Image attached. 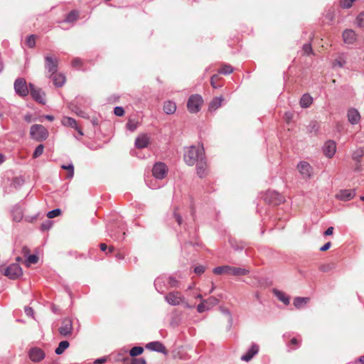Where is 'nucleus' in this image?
<instances>
[{
    "mask_svg": "<svg viewBox=\"0 0 364 364\" xmlns=\"http://www.w3.org/2000/svg\"><path fill=\"white\" fill-rule=\"evenodd\" d=\"M355 189L341 190L336 196V198L342 201H349L355 196Z\"/></svg>",
    "mask_w": 364,
    "mask_h": 364,
    "instance_id": "nucleus-14",
    "label": "nucleus"
},
{
    "mask_svg": "<svg viewBox=\"0 0 364 364\" xmlns=\"http://www.w3.org/2000/svg\"><path fill=\"white\" fill-rule=\"evenodd\" d=\"M348 119L351 124H356L360 119L358 111L355 108H350L348 111Z\"/></svg>",
    "mask_w": 364,
    "mask_h": 364,
    "instance_id": "nucleus-22",
    "label": "nucleus"
},
{
    "mask_svg": "<svg viewBox=\"0 0 364 364\" xmlns=\"http://www.w3.org/2000/svg\"><path fill=\"white\" fill-rule=\"evenodd\" d=\"M343 41L347 44H353L357 39L355 32L352 29H346L343 32Z\"/></svg>",
    "mask_w": 364,
    "mask_h": 364,
    "instance_id": "nucleus-21",
    "label": "nucleus"
},
{
    "mask_svg": "<svg viewBox=\"0 0 364 364\" xmlns=\"http://www.w3.org/2000/svg\"><path fill=\"white\" fill-rule=\"evenodd\" d=\"M72 112H75L77 116L87 119L89 118L88 114L84 110V109H79L76 107H74L73 109H70Z\"/></svg>",
    "mask_w": 364,
    "mask_h": 364,
    "instance_id": "nucleus-38",
    "label": "nucleus"
},
{
    "mask_svg": "<svg viewBox=\"0 0 364 364\" xmlns=\"http://www.w3.org/2000/svg\"><path fill=\"white\" fill-rule=\"evenodd\" d=\"M166 281L169 285V287L171 288H176L178 287L179 282L173 277H168V278H166Z\"/></svg>",
    "mask_w": 364,
    "mask_h": 364,
    "instance_id": "nucleus-42",
    "label": "nucleus"
},
{
    "mask_svg": "<svg viewBox=\"0 0 364 364\" xmlns=\"http://www.w3.org/2000/svg\"><path fill=\"white\" fill-rule=\"evenodd\" d=\"M165 282H166V277H159L155 279L154 286L158 292L161 293L163 291L162 284H165Z\"/></svg>",
    "mask_w": 364,
    "mask_h": 364,
    "instance_id": "nucleus-34",
    "label": "nucleus"
},
{
    "mask_svg": "<svg viewBox=\"0 0 364 364\" xmlns=\"http://www.w3.org/2000/svg\"><path fill=\"white\" fill-rule=\"evenodd\" d=\"M61 213V210L59 208H56L54 210H52L47 213V217L48 218H54L58 215H60Z\"/></svg>",
    "mask_w": 364,
    "mask_h": 364,
    "instance_id": "nucleus-47",
    "label": "nucleus"
},
{
    "mask_svg": "<svg viewBox=\"0 0 364 364\" xmlns=\"http://www.w3.org/2000/svg\"><path fill=\"white\" fill-rule=\"evenodd\" d=\"M218 79V76L217 75H214L211 77L210 84H211L212 87H214V88H218V87H220V85H218L217 82H216Z\"/></svg>",
    "mask_w": 364,
    "mask_h": 364,
    "instance_id": "nucleus-55",
    "label": "nucleus"
},
{
    "mask_svg": "<svg viewBox=\"0 0 364 364\" xmlns=\"http://www.w3.org/2000/svg\"><path fill=\"white\" fill-rule=\"evenodd\" d=\"M126 126L129 131L134 132L137 128L138 123L134 120L129 119Z\"/></svg>",
    "mask_w": 364,
    "mask_h": 364,
    "instance_id": "nucleus-46",
    "label": "nucleus"
},
{
    "mask_svg": "<svg viewBox=\"0 0 364 364\" xmlns=\"http://www.w3.org/2000/svg\"><path fill=\"white\" fill-rule=\"evenodd\" d=\"M29 92L32 97L38 102L41 103L44 105L46 103L45 100V93L43 92V90L39 88L36 87L33 84L29 83Z\"/></svg>",
    "mask_w": 364,
    "mask_h": 364,
    "instance_id": "nucleus-11",
    "label": "nucleus"
},
{
    "mask_svg": "<svg viewBox=\"0 0 364 364\" xmlns=\"http://www.w3.org/2000/svg\"><path fill=\"white\" fill-rule=\"evenodd\" d=\"M52 226V222L50 220L43 223L41 226V229L43 231L48 230Z\"/></svg>",
    "mask_w": 364,
    "mask_h": 364,
    "instance_id": "nucleus-54",
    "label": "nucleus"
},
{
    "mask_svg": "<svg viewBox=\"0 0 364 364\" xmlns=\"http://www.w3.org/2000/svg\"><path fill=\"white\" fill-rule=\"evenodd\" d=\"M203 301L206 303L208 306L215 305L218 303V299L214 296H210L207 299H203Z\"/></svg>",
    "mask_w": 364,
    "mask_h": 364,
    "instance_id": "nucleus-49",
    "label": "nucleus"
},
{
    "mask_svg": "<svg viewBox=\"0 0 364 364\" xmlns=\"http://www.w3.org/2000/svg\"><path fill=\"white\" fill-rule=\"evenodd\" d=\"M132 363L134 364H146V360L144 358H134Z\"/></svg>",
    "mask_w": 364,
    "mask_h": 364,
    "instance_id": "nucleus-58",
    "label": "nucleus"
},
{
    "mask_svg": "<svg viewBox=\"0 0 364 364\" xmlns=\"http://www.w3.org/2000/svg\"><path fill=\"white\" fill-rule=\"evenodd\" d=\"M120 232H122V235L119 234L118 232L114 231V230H110L109 236L114 239L115 240H122L125 235L124 228H120Z\"/></svg>",
    "mask_w": 364,
    "mask_h": 364,
    "instance_id": "nucleus-31",
    "label": "nucleus"
},
{
    "mask_svg": "<svg viewBox=\"0 0 364 364\" xmlns=\"http://www.w3.org/2000/svg\"><path fill=\"white\" fill-rule=\"evenodd\" d=\"M78 18V12L73 10L67 14L64 21L66 23H72L76 21Z\"/></svg>",
    "mask_w": 364,
    "mask_h": 364,
    "instance_id": "nucleus-35",
    "label": "nucleus"
},
{
    "mask_svg": "<svg viewBox=\"0 0 364 364\" xmlns=\"http://www.w3.org/2000/svg\"><path fill=\"white\" fill-rule=\"evenodd\" d=\"M149 144V139L146 134L139 136L135 140V146L138 149H144Z\"/></svg>",
    "mask_w": 364,
    "mask_h": 364,
    "instance_id": "nucleus-23",
    "label": "nucleus"
},
{
    "mask_svg": "<svg viewBox=\"0 0 364 364\" xmlns=\"http://www.w3.org/2000/svg\"><path fill=\"white\" fill-rule=\"evenodd\" d=\"M70 346L68 341H63L60 342L58 346L55 348V353L57 355H61Z\"/></svg>",
    "mask_w": 364,
    "mask_h": 364,
    "instance_id": "nucleus-32",
    "label": "nucleus"
},
{
    "mask_svg": "<svg viewBox=\"0 0 364 364\" xmlns=\"http://www.w3.org/2000/svg\"><path fill=\"white\" fill-rule=\"evenodd\" d=\"M15 92L20 97H26L29 93V87L23 77L17 78L14 84Z\"/></svg>",
    "mask_w": 364,
    "mask_h": 364,
    "instance_id": "nucleus-6",
    "label": "nucleus"
},
{
    "mask_svg": "<svg viewBox=\"0 0 364 364\" xmlns=\"http://www.w3.org/2000/svg\"><path fill=\"white\" fill-rule=\"evenodd\" d=\"M313 102V98L309 94H304L302 95L300 100V106L302 108H307L309 107Z\"/></svg>",
    "mask_w": 364,
    "mask_h": 364,
    "instance_id": "nucleus-29",
    "label": "nucleus"
},
{
    "mask_svg": "<svg viewBox=\"0 0 364 364\" xmlns=\"http://www.w3.org/2000/svg\"><path fill=\"white\" fill-rule=\"evenodd\" d=\"M320 128L319 124L316 121H311L307 127V130L311 134H317Z\"/></svg>",
    "mask_w": 364,
    "mask_h": 364,
    "instance_id": "nucleus-33",
    "label": "nucleus"
},
{
    "mask_svg": "<svg viewBox=\"0 0 364 364\" xmlns=\"http://www.w3.org/2000/svg\"><path fill=\"white\" fill-rule=\"evenodd\" d=\"M58 68V60L56 58L48 55L45 57V68L50 75L57 73Z\"/></svg>",
    "mask_w": 364,
    "mask_h": 364,
    "instance_id": "nucleus-12",
    "label": "nucleus"
},
{
    "mask_svg": "<svg viewBox=\"0 0 364 364\" xmlns=\"http://www.w3.org/2000/svg\"><path fill=\"white\" fill-rule=\"evenodd\" d=\"M4 274L10 279L14 280L18 279L23 274V271L18 264L14 263L4 269Z\"/></svg>",
    "mask_w": 364,
    "mask_h": 364,
    "instance_id": "nucleus-8",
    "label": "nucleus"
},
{
    "mask_svg": "<svg viewBox=\"0 0 364 364\" xmlns=\"http://www.w3.org/2000/svg\"><path fill=\"white\" fill-rule=\"evenodd\" d=\"M205 272V267L202 265H199L195 267L194 272L197 274H201Z\"/></svg>",
    "mask_w": 364,
    "mask_h": 364,
    "instance_id": "nucleus-59",
    "label": "nucleus"
},
{
    "mask_svg": "<svg viewBox=\"0 0 364 364\" xmlns=\"http://www.w3.org/2000/svg\"><path fill=\"white\" fill-rule=\"evenodd\" d=\"M203 103V100L200 95H192L189 97L187 102L188 110L191 113H197L200 110V107Z\"/></svg>",
    "mask_w": 364,
    "mask_h": 364,
    "instance_id": "nucleus-5",
    "label": "nucleus"
},
{
    "mask_svg": "<svg viewBox=\"0 0 364 364\" xmlns=\"http://www.w3.org/2000/svg\"><path fill=\"white\" fill-rule=\"evenodd\" d=\"M24 311L26 314L28 316H33V310L31 307L26 306L24 308Z\"/></svg>",
    "mask_w": 364,
    "mask_h": 364,
    "instance_id": "nucleus-61",
    "label": "nucleus"
},
{
    "mask_svg": "<svg viewBox=\"0 0 364 364\" xmlns=\"http://www.w3.org/2000/svg\"><path fill=\"white\" fill-rule=\"evenodd\" d=\"M259 348L257 344L252 343L247 353L241 356V360L242 361L249 362L255 355L258 353Z\"/></svg>",
    "mask_w": 364,
    "mask_h": 364,
    "instance_id": "nucleus-18",
    "label": "nucleus"
},
{
    "mask_svg": "<svg viewBox=\"0 0 364 364\" xmlns=\"http://www.w3.org/2000/svg\"><path fill=\"white\" fill-rule=\"evenodd\" d=\"M303 50L305 53L309 54L311 51V46L309 43H306L303 46Z\"/></svg>",
    "mask_w": 364,
    "mask_h": 364,
    "instance_id": "nucleus-62",
    "label": "nucleus"
},
{
    "mask_svg": "<svg viewBox=\"0 0 364 364\" xmlns=\"http://www.w3.org/2000/svg\"><path fill=\"white\" fill-rule=\"evenodd\" d=\"M90 100L87 97H85L82 96H78L75 98L71 102H70L68 107L69 109H73L74 107H76L79 109H85L90 106Z\"/></svg>",
    "mask_w": 364,
    "mask_h": 364,
    "instance_id": "nucleus-13",
    "label": "nucleus"
},
{
    "mask_svg": "<svg viewBox=\"0 0 364 364\" xmlns=\"http://www.w3.org/2000/svg\"><path fill=\"white\" fill-rule=\"evenodd\" d=\"M163 109L167 114H173L176 110V105L171 101H167L164 103Z\"/></svg>",
    "mask_w": 364,
    "mask_h": 364,
    "instance_id": "nucleus-28",
    "label": "nucleus"
},
{
    "mask_svg": "<svg viewBox=\"0 0 364 364\" xmlns=\"http://www.w3.org/2000/svg\"><path fill=\"white\" fill-rule=\"evenodd\" d=\"M309 299L307 297H296L294 300V305L296 308L299 309L306 304Z\"/></svg>",
    "mask_w": 364,
    "mask_h": 364,
    "instance_id": "nucleus-36",
    "label": "nucleus"
},
{
    "mask_svg": "<svg viewBox=\"0 0 364 364\" xmlns=\"http://www.w3.org/2000/svg\"><path fill=\"white\" fill-rule=\"evenodd\" d=\"M196 164L197 174L200 178H203L206 175V162L203 158Z\"/></svg>",
    "mask_w": 364,
    "mask_h": 364,
    "instance_id": "nucleus-25",
    "label": "nucleus"
},
{
    "mask_svg": "<svg viewBox=\"0 0 364 364\" xmlns=\"http://www.w3.org/2000/svg\"><path fill=\"white\" fill-rule=\"evenodd\" d=\"M49 133L48 129L41 124H33L30 129V137L34 141L41 142L47 139Z\"/></svg>",
    "mask_w": 364,
    "mask_h": 364,
    "instance_id": "nucleus-4",
    "label": "nucleus"
},
{
    "mask_svg": "<svg viewBox=\"0 0 364 364\" xmlns=\"http://www.w3.org/2000/svg\"><path fill=\"white\" fill-rule=\"evenodd\" d=\"M114 113L118 117H122L124 114V110L122 107H115L114 109Z\"/></svg>",
    "mask_w": 364,
    "mask_h": 364,
    "instance_id": "nucleus-53",
    "label": "nucleus"
},
{
    "mask_svg": "<svg viewBox=\"0 0 364 364\" xmlns=\"http://www.w3.org/2000/svg\"><path fill=\"white\" fill-rule=\"evenodd\" d=\"M61 168L63 169L68 171V178H73L74 176V166L72 163L68 164V165H62Z\"/></svg>",
    "mask_w": 364,
    "mask_h": 364,
    "instance_id": "nucleus-37",
    "label": "nucleus"
},
{
    "mask_svg": "<svg viewBox=\"0 0 364 364\" xmlns=\"http://www.w3.org/2000/svg\"><path fill=\"white\" fill-rule=\"evenodd\" d=\"M29 358L33 362H39L45 358V353L41 348H33L29 351Z\"/></svg>",
    "mask_w": 364,
    "mask_h": 364,
    "instance_id": "nucleus-20",
    "label": "nucleus"
},
{
    "mask_svg": "<svg viewBox=\"0 0 364 364\" xmlns=\"http://www.w3.org/2000/svg\"><path fill=\"white\" fill-rule=\"evenodd\" d=\"M204 158V149L200 146H191L184 153V161L188 166H193Z\"/></svg>",
    "mask_w": 364,
    "mask_h": 364,
    "instance_id": "nucleus-1",
    "label": "nucleus"
},
{
    "mask_svg": "<svg viewBox=\"0 0 364 364\" xmlns=\"http://www.w3.org/2000/svg\"><path fill=\"white\" fill-rule=\"evenodd\" d=\"M273 294L282 303L287 305L289 304V297L287 296L283 291L273 289L272 290Z\"/></svg>",
    "mask_w": 364,
    "mask_h": 364,
    "instance_id": "nucleus-26",
    "label": "nucleus"
},
{
    "mask_svg": "<svg viewBox=\"0 0 364 364\" xmlns=\"http://www.w3.org/2000/svg\"><path fill=\"white\" fill-rule=\"evenodd\" d=\"M213 272L215 274H226L233 276H242L249 273V270L245 268L235 267L229 265L216 267L213 268Z\"/></svg>",
    "mask_w": 364,
    "mask_h": 364,
    "instance_id": "nucleus-3",
    "label": "nucleus"
},
{
    "mask_svg": "<svg viewBox=\"0 0 364 364\" xmlns=\"http://www.w3.org/2000/svg\"><path fill=\"white\" fill-rule=\"evenodd\" d=\"M38 261V257L36 255H30L26 259L27 264H36Z\"/></svg>",
    "mask_w": 364,
    "mask_h": 364,
    "instance_id": "nucleus-50",
    "label": "nucleus"
},
{
    "mask_svg": "<svg viewBox=\"0 0 364 364\" xmlns=\"http://www.w3.org/2000/svg\"><path fill=\"white\" fill-rule=\"evenodd\" d=\"M164 299L165 301L171 306H179L182 304L186 309H193L194 307L193 305L188 304L185 296H183L180 291H170L165 296Z\"/></svg>",
    "mask_w": 364,
    "mask_h": 364,
    "instance_id": "nucleus-2",
    "label": "nucleus"
},
{
    "mask_svg": "<svg viewBox=\"0 0 364 364\" xmlns=\"http://www.w3.org/2000/svg\"><path fill=\"white\" fill-rule=\"evenodd\" d=\"M355 1V0H341L340 4L343 9H349L352 6V4Z\"/></svg>",
    "mask_w": 364,
    "mask_h": 364,
    "instance_id": "nucleus-48",
    "label": "nucleus"
},
{
    "mask_svg": "<svg viewBox=\"0 0 364 364\" xmlns=\"http://www.w3.org/2000/svg\"><path fill=\"white\" fill-rule=\"evenodd\" d=\"M144 351V348L141 346H134L133 347L130 351H129V355L132 356V357H135V356H137L140 354H141Z\"/></svg>",
    "mask_w": 364,
    "mask_h": 364,
    "instance_id": "nucleus-39",
    "label": "nucleus"
},
{
    "mask_svg": "<svg viewBox=\"0 0 364 364\" xmlns=\"http://www.w3.org/2000/svg\"><path fill=\"white\" fill-rule=\"evenodd\" d=\"M264 200L269 204L277 205L284 201V198L275 191H267L264 196Z\"/></svg>",
    "mask_w": 364,
    "mask_h": 364,
    "instance_id": "nucleus-7",
    "label": "nucleus"
},
{
    "mask_svg": "<svg viewBox=\"0 0 364 364\" xmlns=\"http://www.w3.org/2000/svg\"><path fill=\"white\" fill-rule=\"evenodd\" d=\"M334 228L333 227H329L327 228V230L323 232V235L325 236L331 235L333 233Z\"/></svg>",
    "mask_w": 364,
    "mask_h": 364,
    "instance_id": "nucleus-64",
    "label": "nucleus"
},
{
    "mask_svg": "<svg viewBox=\"0 0 364 364\" xmlns=\"http://www.w3.org/2000/svg\"><path fill=\"white\" fill-rule=\"evenodd\" d=\"M290 343L294 346V347L291 348L292 350H295L300 346V341L296 338H292L290 341Z\"/></svg>",
    "mask_w": 364,
    "mask_h": 364,
    "instance_id": "nucleus-57",
    "label": "nucleus"
},
{
    "mask_svg": "<svg viewBox=\"0 0 364 364\" xmlns=\"http://www.w3.org/2000/svg\"><path fill=\"white\" fill-rule=\"evenodd\" d=\"M43 150L44 146L43 144H39L38 146H37L33 153V158H38L43 154Z\"/></svg>",
    "mask_w": 364,
    "mask_h": 364,
    "instance_id": "nucleus-44",
    "label": "nucleus"
},
{
    "mask_svg": "<svg viewBox=\"0 0 364 364\" xmlns=\"http://www.w3.org/2000/svg\"><path fill=\"white\" fill-rule=\"evenodd\" d=\"M331 246V243L330 242H326L322 247H320V251L324 252L328 250Z\"/></svg>",
    "mask_w": 364,
    "mask_h": 364,
    "instance_id": "nucleus-63",
    "label": "nucleus"
},
{
    "mask_svg": "<svg viewBox=\"0 0 364 364\" xmlns=\"http://www.w3.org/2000/svg\"><path fill=\"white\" fill-rule=\"evenodd\" d=\"M345 63L346 61L342 58H338L333 61V66L342 68L344 66Z\"/></svg>",
    "mask_w": 364,
    "mask_h": 364,
    "instance_id": "nucleus-51",
    "label": "nucleus"
},
{
    "mask_svg": "<svg viewBox=\"0 0 364 364\" xmlns=\"http://www.w3.org/2000/svg\"><path fill=\"white\" fill-rule=\"evenodd\" d=\"M168 173V168L163 162L156 163L152 168V174L156 179L164 178Z\"/></svg>",
    "mask_w": 364,
    "mask_h": 364,
    "instance_id": "nucleus-9",
    "label": "nucleus"
},
{
    "mask_svg": "<svg viewBox=\"0 0 364 364\" xmlns=\"http://www.w3.org/2000/svg\"><path fill=\"white\" fill-rule=\"evenodd\" d=\"M82 63V60L78 58H74L72 61L73 67L76 68H79L81 66Z\"/></svg>",
    "mask_w": 364,
    "mask_h": 364,
    "instance_id": "nucleus-56",
    "label": "nucleus"
},
{
    "mask_svg": "<svg viewBox=\"0 0 364 364\" xmlns=\"http://www.w3.org/2000/svg\"><path fill=\"white\" fill-rule=\"evenodd\" d=\"M12 216H13V220L14 221L20 222L23 217V211H22L21 208L18 206L14 207V208L12 210Z\"/></svg>",
    "mask_w": 364,
    "mask_h": 364,
    "instance_id": "nucleus-30",
    "label": "nucleus"
},
{
    "mask_svg": "<svg viewBox=\"0 0 364 364\" xmlns=\"http://www.w3.org/2000/svg\"><path fill=\"white\" fill-rule=\"evenodd\" d=\"M50 77L52 79L53 84L58 87H62L65 82V77L61 73H55L50 75Z\"/></svg>",
    "mask_w": 364,
    "mask_h": 364,
    "instance_id": "nucleus-24",
    "label": "nucleus"
},
{
    "mask_svg": "<svg viewBox=\"0 0 364 364\" xmlns=\"http://www.w3.org/2000/svg\"><path fill=\"white\" fill-rule=\"evenodd\" d=\"M26 43L28 48H34L36 46V36L33 34L28 36L26 38Z\"/></svg>",
    "mask_w": 364,
    "mask_h": 364,
    "instance_id": "nucleus-40",
    "label": "nucleus"
},
{
    "mask_svg": "<svg viewBox=\"0 0 364 364\" xmlns=\"http://www.w3.org/2000/svg\"><path fill=\"white\" fill-rule=\"evenodd\" d=\"M210 309V307L206 306V303L203 301V299H202V301L197 306V311L200 314L203 313Z\"/></svg>",
    "mask_w": 364,
    "mask_h": 364,
    "instance_id": "nucleus-45",
    "label": "nucleus"
},
{
    "mask_svg": "<svg viewBox=\"0 0 364 364\" xmlns=\"http://www.w3.org/2000/svg\"><path fill=\"white\" fill-rule=\"evenodd\" d=\"M146 348L152 351L161 353L164 354L167 353V350L164 345L160 341H152L146 345Z\"/></svg>",
    "mask_w": 364,
    "mask_h": 364,
    "instance_id": "nucleus-19",
    "label": "nucleus"
},
{
    "mask_svg": "<svg viewBox=\"0 0 364 364\" xmlns=\"http://www.w3.org/2000/svg\"><path fill=\"white\" fill-rule=\"evenodd\" d=\"M297 168L303 178H310L312 173V168L310 164L306 161H301L297 165Z\"/></svg>",
    "mask_w": 364,
    "mask_h": 364,
    "instance_id": "nucleus-17",
    "label": "nucleus"
},
{
    "mask_svg": "<svg viewBox=\"0 0 364 364\" xmlns=\"http://www.w3.org/2000/svg\"><path fill=\"white\" fill-rule=\"evenodd\" d=\"M324 155L328 158H332L336 151V145L335 141L332 140L327 141L323 147Z\"/></svg>",
    "mask_w": 364,
    "mask_h": 364,
    "instance_id": "nucleus-16",
    "label": "nucleus"
},
{
    "mask_svg": "<svg viewBox=\"0 0 364 364\" xmlns=\"http://www.w3.org/2000/svg\"><path fill=\"white\" fill-rule=\"evenodd\" d=\"M220 311H221L222 314L228 316V317H229V322L230 323H232V315H231V313H230V310L228 309L225 308V307H222V306L220 308Z\"/></svg>",
    "mask_w": 364,
    "mask_h": 364,
    "instance_id": "nucleus-52",
    "label": "nucleus"
},
{
    "mask_svg": "<svg viewBox=\"0 0 364 364\" xmlns=\"http://www.w3.org/2000/svg\"><path fill=\"white\" fill-rule=\"evenodd\" d=\"M219 73L223 75H229L233 72V68L230 65H224L220 70Z\"/></svg>",
    "mask_w": 364,
    "mask_h": 364,
    "instance_id": "nucleus-41",
    "label": "nucleus"
},
{
    "mask_svg": "<svg viewBox=\"0 0 364 364\" xmlns=\"http://www.w3.org/2000/svg\"><path fill=\"white\" fill-rule=\"evenodd\" d=\"M59 333L63 337L70 336L73 331V321L70 318H64L58 328Z\"/></svg>",
    "mask_w": 364,
    "mask_h": 364,
    "instance_id": "nucleus-10",
    "label": "nucleus"
},
{
    "mask_svg": "<svg viewBox=\"0 0 364 364\" xmlns=\"http://www.w3.org/2000/svg\"><path fill=\"white\" fill-rule=\"evenodd\" d=\"M355 23L360 28H364V11L360 13L357 17Z\"/></svg>",
    "mask_w": 364,
    "mask_h": 364,
    "instance_id": "nucleus-43",
    "label": "nucleus"
},
{
    "mask_svg": "<svg viewBox=\"0 0 364 364\" xmlns=\"http://www.w3.org/2000/svg\"><path fill=\"white\" fill-rule=\"evenodd\" d=\"M61 124L65 127H68L75 129L80 136H83L82 129L77 126V122L75 119L65 116L61 119Z\"/></svg>",
    "mask_w": 364,
    "mask_h": 364,
    "instance_id": "nucleus-15",
    "label": "nucleus"
},
{
    "mask_svg": "<svg viewBox=\"0 0 364 364\" xmlns=\"http://www.w3.org/2000/svg\"><path fill=\"white\" fill-rule=\"evenodd\" d=\"M173 217L176 220V221L177 222V223L181 225L182 224V217L176 212V211H174L173 212Z\"/></svg>",
    "mask_w": 364,
    "mask_h": 364,
    "instance_id": "nucleus-60",
    "label": "nucleus"
},
{
    "mask_svg": "<svg viewBox=\"0 0 364 364\" xmlns=\"http://www.w3.org/2000/svg\"><path fill=\"white\" fill-rule=\"evenodd\" d=\"M223 100V97H214L209 104V107H208L209 111L213 112V111H215L217 109H218L221 106Z\"/></svg>",
    "mask_w": 364,
    "mask_h": 364,
    "instance_id": "nucleus-27",
    "label": "nucleus"
}]
</instances>
